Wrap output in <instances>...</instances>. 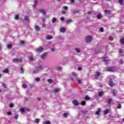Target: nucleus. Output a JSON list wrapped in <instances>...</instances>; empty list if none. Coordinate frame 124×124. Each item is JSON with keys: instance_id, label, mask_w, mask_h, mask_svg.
<instances>
[{"instance_id": "f257e3e1", "label": "nucleus", "mask_w": 124, "mask_h": 124, "mask_svg": "<svg viewBox=\"0 0 124 124\" xmlns=\"http://www.w3.org/2000/svg\"><path fill=\"white\" fill-rule=\"evenodd\" d=\"M23 62V58L20 57L19 59L14 58L13 59V62Z\"/></svg>"}, {"instance_id": "f03ea898", "label": "nucleus", "mask_w": 124, "mask_h": 124, "mask_svg": "<svg viewBox=\"0 0 124 124\" xmlns=\"http://www.w3.org/2000/svg\"><path fill=\"white\" fill-rule=\"evenodd\" d=\"M85 40L87 43H90V42H91L92 40H93V36H88L86 37Z\"/></svg>"}, {"instance_id": "7ed1b4c3", "label": "nucleus", "mask_w": 124, "mask_h": 124, "mask_svg": "<svg viewBox=\"0 0 124 124\" xmlns=\"http://www.w3.org/2000/svg\"><path fill=\"white\" fill-rule=\"evenodd\" d=\"M108 84L110 86V87H114V86H115V83H114V82H113V80L111 78L109 79Z\"/></svg>"}, {"instance_id": "20e7f679", "label": "nucleus", "mask_w": 124, "mask_h": 124, "mask_svg": "<svg viewBox=\"0 0 124 124\" xmlns=\"http://www.w3.org/2000/svg\"><path fill=\"white\" fill-rule=\"evenodd\" d=\"M44 48H43V47H38L37 48L35 49V50L37 52H38L39 53H41V52L43 51Z\"/></svg>"}, {"instance_id": "39448f33", "label": "nucleus", "mask_w": 124, "mask_h": 124, "mask_svg": "<svg viewBox=\"0 0 124 124\" xmlns=\"http://www.w3.org/2000/svg\"><path fill=\"white\" fill-rule=\"evenodd\" d=\"M107 71H110V72H113L115 70V67H108L107 69Z\"/></svg>"}, {"instance_id": "423d86ee", "label": "nucleus", "mask_w": 124, "mask_h": 124, "mask_svg": "<svg viewBox=\"0 0 124 124\" xmlns=\"http://www.w3.org/2000/svg\"><path fill=\"white\" fill-rule=\"evenodd\" d=\"M100 73L99 72H96L95 73V79H99V77L100 76Z\"/></svg>"}, {"instance_id": "0eeeda50", "label": "nucleus", "mask_w": 124, "mask_h": 124, "mask_svg": "<svg viewBox=\"0 0 124 124\" xmlns=\"http://www.w3.org/2000/svg\"><path fill=\"white\" fill-rule=\"evenodd\" d=\"M71 78L72 80H74V79H75V78H76V75L75 74V73H73L72 74Z\"/></svg>"}, {"instance_id": "6e6552de", "label": "nucleus", "mask_w": 124, "mask_h": 124, "mask_svg": "<svg viewBox=\"0 0 124 124\" xmlns=\"http://www.w3.org/2000/svg\"><path fill=\"white\" fill-rule=\"evenodd\" d=\"M73 104H74L75 106H78V101L77 100H74L72 101Z\"/></svg>"}, {"instance_id": "1a4fd4ad", "label": "nucleus", "mask_w": 124, "mask_h": 124, "mask_svg": "<svg viewBox=\"0 0 124 124\" xmlns=\"http://www.w3.org/2000/svg\"><path fill=\"white\" fill-rule=\"evenodd\" d=\"M107 102L108 105H110V104H112V102H113V100L112 99H109L108 100Z\"/></svg>"}, {"instance_id": "9d476101", "label": "nucleus", "mask_w": 124, "mask_h": 124, "mask_svg": "<svg viewBox=\"0 0 124 124\" xmlns=\"http://www.w3.org/2000/svg\"><path fill=\"white\" fill-rule=\"evenodd\" d=\"M60 31L61 32H62V33L65 32V28L62 27L60 28Z\"/></svg>"}, {"instance_id": "9b49d317", "label": "nucleus", "mask_w": 124, "mask_h": 124, "mask_svg": "<svg viewBox=\"0 0 124 124\" xmlns=\"http://www.w3.org/2000/svg\"><path fill=\"white\" fill-rule=\"evenodd\" d=\"M46 56H47V54L46 53H44L43 55H41V58L42 59V60H44Z\"/></svg>"}, {"instance_id": "f8f14e48", "label": "nucleus", "mask_w": 124, "mask_h": 124, "mask_svg": "<svg viewBox=\"0 0 124 124\" xmlns=\"http://www.w3.org/2000/svg\"><path fill=\"white\" fill-rule=\"evenodd\" d=\"M36 69L38 71H41V70L43 69V68L41 66H38L37 67Z\"/></svg>"}, {"instance_id": "ddd939ff", "label": "nucleus", "mask_w": 124, "mask_h": 124, "mask_svg": "<svg viewBox=\"0 0 124 124\" xmlns=\"http://www.w3.org/2000/svg\"><path fill=\"white\" fill-rule=\"evenodd\" d=\"M107 59H108V56H105L103 58V61L105 62H108V61H109V60H107Z\"/></svg>"}, {"instance_id": "4468645a", "label": "nucleus", "mask_w": 124, "mask_h": 124, "mask_svg": "<svg viewBox=\"0 0 124 124\" xmlns=\"http://www.w3.org/2000/svg\"><path fill=\"white\" fill-rule=\"evenodd\" d=\"M100 112H101V108H98V111L96 112V114L100 115Z\"/></svg>"}, {"instance_id": "2eb2a0df", "label": "nucleus", "mask_w": 124, "mask_h": 124, "mask_svg": "<svg viewBox=\"0 0 124 124\" xmlns=\"http://www.w3.org/2000/svg\"><path fill=\"white\" fill-rule=\"evenodd\" d=\"M43 124H51V122L48 120H46V121H44L43 123Z\"/></svg>"}, {"instance_id": "dca6fc26", "label": "nucleus", "mask_w": 124, "mask_h": 124, "mask_svg": "<svg viewBox=\"0 0 124 124\" xmlns=\"http://www.w3.org/2000/svg\"><path fill=\"white\" fill-rule=\"evenodd\" d=\"M104 92L103 91H101V92H99V93H98V95L99 96H102V95H103V93H104Z\"/></svg>"}, {"instance_id": "f3484780", "label": "nucleus", "mask_w": 124, "mask_h": 124, "mask_svg": "<svg viewBox=\"0 0 124 124\" xmlns=\"http://www.w3.org/2000/svg\"><path fill=\"white\" fill-rule=\"evenodd\" d=\"M106 14H108V15H111V10L105 11Z\"/></svg>"}, {"instance_id": "a211bd4d", "label": "nucleus", "mask_w": 124, "mask_h": 124, "mask_svg": "<svg viewBox=\"0 0 124 124\" xmlns=\"http://www.w3.org/2000/svg\"><path fill=\"white\" fill-rule=\"evenodd\" d=\"M112 93L113 96H116V95H117V92L116 91L113 90Z\"/></svg>"}, {"instance_id": "6ab92c4d", "label": "nucleus", "mask_w": 124, "mask_h": 124, "mask_svg": "<svg viewBox=\"0 0 124 124\" xmlns=\"http://www.w3.org/2000/svg\"><path fill=\"white\" fill-rule=\"evenodd\" d=\"M8 68L5 69L4 70L2 71L3 73H7L8 72Z\"/></svg>"}, {"instance_id": "aec40b11", "label": "nucleus", "mask_w": 124, "mask_h": 124, "mask_svg": "<svg viewBox=\"0 0 124 124\" xmlns=\"http://www.w3.org/2000/svg\"><path fill=\"white\" fill-rule=\"evenodd\" d=\"M119 2L121 5H124V0H119Z\"/></svg>"}, {"instance_id": "412c9836", "label": "nucleus", "mask_w": 124, "mask_h": 124, "mask_svg": "<svg viewBox=\"0 0 124 124\" xmlns=\"http://www.w3.org/2000/svg\"><path fill=\"white\" fill-rule=\"evenodd\" d=\"M85 100H90L91 98L89 96H86L85 97Z\"/></svg>"}, {"instance_id": "4be33fe9", "label": "nucleus", "mask_w": 124, "mask_h": 124, "mask_svg": "<svg viewBox=\"0 0 124 124\" xmlns=\"http://www.w3.org/2000/svg\"><path fill=\"white\" fill-rule=\"evenodd\" d=\"M20 110L21 113H24V112H25V111H26L25 110V109H24L23 108H20Z\"/></svg>"}, {"instance_id": "5701e85b", "label": "nucleus", "mask_w": 124, "mask_h": 124, "mask_svg": "<svg viewBox=\"0 0 124 124\" xmlns=\"http://www.w3.org/2000/svg\"><path fill=\"white\" fill-rule=\"evenodd\" d=\"M97 19H98L99 20V19H101V17H102V16H101V15H100V14H99L97 15Z\"/></svg>"}, {"instance_id": "b1692460", "label": "nucleus", "mask_w": 124, "mask_h": 124, "mask_svg": "<svg viewBox=\"0 0 124 124\" xmlns=\"http://www.w3.org/2000/svg\"><path fill=\"white\" fill-rule=\"evenodd\" d=\"M56 21H57V19H56V18H55V17L52 18V19H51V22L52 23H55V22H56Z\"/></svg>"}, {"instance_id": "393cba45", "label": "nucleus", "mask_w": 124, "mask_h": 124, "mask_svg": "<svg viewBox=\"0 0 124 124\" xmlns=\"http://www.w3.org/2000/svg\"><path fill=\"white\" fill-rule=\"evenodd\" d=\"M47 81L48 82V83H49L50 84H52V83H54V81H53V80L52 79H49L47 80Z\"/></svg>"}, {"instance_id": "a878e982", "label": "nucleus", "mask_w": 124, "mask_h": 124, "mask_svg": "<svg viewBox=\"0 0 124 124\" xmlns=\"http://www.w3.org/2000/svg\"><path fill=\"white\" fill-rule=\"evenodd\" d=\"M41 13H42V14H43L44 15L46 14V12L44 10H41Z\"/></svg>"}, {"instance_id": "bb28decb", "label": "nucleus", "mask_w": 124, "mask_h": 124, "mask_svg": "<svg viewBox=\"0 0 124 124\" xmlns=\"http://www.w3.org/2000/svg\"><path fill=\"white\" fill-rule=\"evenodd\" d=\"M7 48L8 49H11L12 48V45L11 44H8L7 45Z\"/></svg>"}, {"instance_id": "cd10ccee", "label": "nucleus", "mask_w": 124, "mask_h": 124, "mask_svg": "<svg viewBox=\"0 0 124 124\" xmlns=\"http://www.w3.org/2000/svg\"><path fill=\"white\" fill-rule=\"evenodd\" d=\"M52 38H53V36H46V39H52Z\"/></svg>"}, {"instance_id": "c85d7f7f", "label": "nucleus", "mask_w": 124, "mask_h": 124, "mask_svg": "<svg viewBox=\"0 0 124 124\" xmlns=\"http://www.w3.org/2000/svg\"><path fill=\"white\" fill-rule=\"evenodd\" d=\"M81 105H82L83 106H85V105H86V101H83L81 103Z\"/></svg>"}, {"instance_id": "c756f323", "label": "nucleus", "mask_w": 124, "mask_h": 124, "mask_svg": "<svg viewBox=\"0 0 124 124\" xmlns=\"http://www.w3.org/2000/svg\"><path fill=\"white\" fill-rule=\"evenodd\" d=\"M36 4H37V0H35L34 1V7L36 6Z\"/></svg>"}, {"instance_id": "7c9ffc66", "label": "nucleus", "mask_w": 124, "mask_h": 124, "mask_svg": "<svg viewBox=\"0 0 124 124\" xmlns=\"http://www.w3.org/2000/svg\"><path fill=\"white\" fill-rule=\"evenodd\" d=\"M59 92H60V89H55L54 90V93H59Z\"/></svg>"}, {"instance_id": "2f4dec72", "label": "nucleus", "mask_w": 124, "mask_h": 124, "mask_svg": "<svg viewBox=\"0 0 124 124\" xmlns=\"http://www.w3.org/2000/svg\"><path fill=\"white\" fill-rule=\"evenodd\" d=\"M120 42L122 43V44H124V38H123L121 39Z\"/></svg>"}, {"instance_id": "473e14b6", "label": "nucleus", "mask_w": 124, "mask_h": 124, "mask_svg": "<svg viewBox=\"0 0 124 124\" xmlns=\"http://www.w3.org/2000/svg\"><path fill=\"white\" fill-rule=\"evenodd\" d=\"M109 113V109H107L105 111H104V114H108Z\"/></svg>"}, {"instance_id": "72a5a7b5", "label": "nucleus", "mask_w": 124, "mask_h": 124, "mask_svg": "<svg viewBox=\"0 0 124 124\" xmlns=\"http://www.w3.org/2000/svg\"><path fill=\"white\" fill-rule=\"evenodd\" d=\"M35 29L36 30V31H39V26H36L35 27Z\"/></svg>"}, {"instance_id": "f704fd0d", "label": "nucleus", "mask_w": 124, "mask_h": 124, "mask_svg": "<svg viewBox=\"0 0 124 124\" xmlns=\"http://www.w3.org/2000/svg\"><path fill=\"white\" fill-rule=\"evenodd\" d=\"M62 8L64 10H67L68 9V7L66 6H63Z\"/></svg>"}, {"instance_id": "c9c22d12", "label": "nucleus", "mask_w": 124, "mask_h": 124, "mask_svg": "<svg viewBox=\"0 0 124 124\" xmlns=\"http://www.w3.org/2000/svg\"><path fill=\"white\" fill-rule=\"evenodd\" d=\"M63 116L64 118H67V116H68V114L66 113H64Z\"/></svg>"}, {"instance_id": "e433bc0d", "label": "nucleus", "mask_w": 124, "mask_h": 124, "mask_svg": "<svg viewBox=\"0 0 124 124\" xmlns=\"http://www.w3.org/2000/svg\"><path fill=\"white\" fill-rule=\"evenodd\" d=\"M19 18V15H16V16H15V20H17V19Z\"/></svg>"}, {"instance_id": "4c0bfd02", "label": "nucleus", "mask_w": 124, "mask_h": 124, "mask_svg": "<svg viewBox=\"0 0 124 124\" xmlns=\"http://www.w3.org/2000/svg\"><path fill=\"white\" fill-rule=\"evenodd\" d=\"M83 114H88L89 113V111L88 110H84L82 111Z\"/></svg>"}, {"instance_id": "58836bf2", "label": "nucleus", "mask_w": 124, "mask_h": 124, "mask_svg": "<svg viewBox=\"0 0 124 124\" xmlns=\"http://www.w3.org/2000/svg\"><path fill=\"white\" fill-rule=\"evenodd\" d=\"M100 31H101V32H103L104 31L103 28L101 27L100 28Z\"/></svg>"}, {"instance_id": "ea45409f", "label": "nucleus", "mask_w": 124, "mask_h": 124, "mask_svg": "<svg viewBox=\"0 0 124 124\" xmlns=\"http://www.w3.org/2000/svg\"><path fill=\"white\" fill-rule=\"evenodd\" d=\"M24 20L25 21H28V20H29V16H24Z\"/></svg>"}, {"instance_id": "a19ab883", "label": "nucleus", "mask_w": 124, "mask_h": 124, "mask_svg": "<svg viewBox=\"0 0 124 124\" xmlns=\"http://www.w3.org/2000/svg\"><path fill=\"white\" fill-rule=\"evenodd\" d=\"M35 123L36 124H38V123H39V119H36L35 120Z\"/></svg>"}, {"instance_id": "79ce46f5", "label": "nucleus", "mask_w": 124, "mask_h": 124, "mask_svg": "<svg viewBox=\"0 0 124 124\" xmlns=\"http://www.w3.org/2000/svg\"><path fill=\"white\" fill-rule=\"evenodd\" d=\"M118 109H121L122 108V105L121 104H119L117 106Z\"/></svg>"}, {"instance_id": "37998d69", "label": "nucleus", "mask_w": 124, "mask_h": 124, "mask_svg": "<svg viewBox=\"0 0 124 124\" xmlns=\"http://www.w3.org/2000/svg\"><path fill=\"white\" fill-rule=\"evenodd\" d=\"M71 22H72V20L68 19L67 20V24H69V23H71Z\"/></svg>"}, {"instance_id": "c03bdc74", "label": "nucleus", "mask_w": 124, "mask_h": 124, "mask_svg": "<svg viewBox=\"0 0 124 124\" xmlns=\"http://www.w3.org/2000/svg\"><path fill=\"white\" fill-rule=\"evenodd\" d=\"M35 81H36V82H39V81H40V78H35Z\"/></svg>"}, {"instance_id": "a18cd8bd", "label": "nucleus", "mask_w": 124, "mask_h": 124, "mask_svg": "<svg viewBox=\"0 0 124 124\" xmlns=\"http://www.w3.org/2000/svg\"><path fill=\"white\" fill-rule=\"evenodd\" d=\"M2 86L3 87V88H6V84H5V83H2Z\"/></svg>"}, {"instance_id": "49530a36", "label": "nucleus", "mask_w": 124, "mask_h": 124, "mask_svg": "<svg viewBox=\"0 0 124 124\" xmlns=\"http://www.w3.org/2000/svg\"><path fill=\"white\" fill-rule=\"evenodd\" d=\"M77 13H78V11H74L73 12V14H74V15L77 14Z\"/></svg>"}, {"instance_id": "de8ad7c7", "label": "nucleus", "mask_w": 124, "mask_h": 124, "mask_svg": "<svg viewBox=\"0 0 124 124\" xmlns=\"http://www.w3.org/2000/svg\"><path fill=\"white\" fill-rule=\"evenodd\" d=\"M60 20H61V21H64V18L63 17H61Z\"/></svg>"}, {"instance_id": "09e8293b", "label": "nucleus", "mask_w": 124, "mask_h": 124, "mask_svg": "<svg viewBox=\"0 0 124 124\" xmlns=\"http://www.w3.org/2000/svg\"><path fill=\"white\" fill-rule=\"evenodd\" d=\"M7 115H8L9 116H10V115H12V113H11V112H10V111H8V112H7Z\"/></svg>"}, {"instance_id": "8fccbe9b", "label": "nucleus", "mask_w": 124, "mask_h": 124, "mask_svg": "<svg viewBox=\"0 0 124 124\" xmlns=\"http://www.w3.org/2000/svg\"><path fill=\"white\" fill-rule=\"evenodd\" d=\"M22 88H24V89H26V88H27V85L26 84H23L22 85Z\"/></svg>"}, {"instance_id": "3c124183", "label": "nucleus", "mask_w": 124, "mask_h": 124, "mask_svg": "<svg viewBox=\"0 0 124 124\" xmlns=\"http://www.w3.org/2000/svg\"><path fill=\"white\" fill-rule=\"evenodd\" d=\"M29 59L30 61H34L33 58L32 57H29Z\"/></svg>"}, {"instance_id": "603ef678", "label": "nucleus", "mask_w": 124, "mask_h": 124, "mask_svg": "<svg viewBox=\"0 0 124 124\" xmlns=\"http://www.w3.org/2000/svg\"><path fill=\"white\" fill-rule=\"evenodd\" d=\"M78 82L79 84H82V80H81V79H78Z\"/></svg>"}, {"instance_id": "864d4df0", "label": "nucleus", "mask_w": 124, "mask_h": 124, "mask_svg": "<svg viewBox=\"0 0 124 124\" xmlns=\"http://www.w3.org/2000/svg\"><path fill=\"white\" fill-rule=\"evenodd\" d=\"M13 106H14V105H13V104H10L9 107H10V108H12V107H13Z\"/></svg>"}, {"instance_id": "5fc2aeb1", "label": "nucleus", "mask_w": 124, "mask_h": 124, "mask_svg": "<svg viewBox=\"0 0 124 124\" xmlns=\"http://www.w3.org/2000/svg\"><path fill=\"white\" fill-rule=\"evenodd\" d=\"M20 70H21L22 73H24V68H20Z\"/></svg>"}, {"instance_id": "6e6d98bb", "label": "nucleus", "mask_w": 124, "mask_h": 124, "mask_svg": "<svg viewBox=\"0 0 124 124\" xmlns=\"http://www.w3.org/2000/svg\"><path fill=\"white\" fill-rule=\"evenodd\" d=\"M92 13H93V12H92V11H89L88 12V14L92 15Z\"/></svg>"}, {"instance_id": "4d7b16f0", "label": "nucleus", "mask_w": 124, "mask_h": 124, "mask_svg": "<svg viewBox=\"0 0 124 124\" xmlns=\"http://www.w3.org/2000/svg\"><path fill=\"white\" fill-rule=\"evenodd\" d=\"M109 40H111V41H112V40H113V37H111V36L109 37Z\"/></svg>"}, {"instance_id": "13d9d810", "label": "nucleus", "mask_w": 124, "mask_h": 124, "mask_svg": "<svg viewBox=\"0 0 124 124\" xmlns=\"http://www.w3.org/2000/svg\"><path fill=\"white\" fill-rule=\"evenodd\" d=\"M78 70H79V71H81V70H82V67H78Z\"/></svg>"}, {"instance_id": "bf43d9fd", "label": "nucleus", "mask_w": 124, "mask_h": 124, "mask_svg": "<svg viewBox=\"0 0 124 124\" xmlns=\"http://www.w3.org/2000/svg\"><path fill=\"white\" fill-rule=\"evenodd\" d=\"M124 61H123V60H121L120 61V63H121V64H124Z\"/></svg>"}, {"instance_id": "052dcab7", "label": "nucleus", "mask_w": 124, "mask_h": 124, "mask_svg": "<svg viewBox=\"0 0 124 124\" xmlns=\"http://www.w3.org/2000/svg\"><path fill=\"white\" fill-rule=\"evenodd\" d=\"M61 13H62V14H65V11H62Z\"/></svg>"}, {"instance_id": "680f3d73", "label": "nucleus", "mask_w": 124, "mask_h": 124, "mask_svg": "<svg viewBox=\"0 0 124 124\" xmlns=\"http://www.w3.org/2000/svg\"><path fill=\"white\" fill-rule=\"evenodd\" d=\"M57 69L58 70H62V67H58Z\"/></svg>"}, {"instance_id": "e2e57ef3", "label": "nucleus", "mask_w": 124, "mask_h": 124, "mask_svg": "<svg viewBox=\"0 0 124 124\" xmlns=\"http://www.w3.org/2000/svg\"><path fill=\"white\" fill-rule=\"evenodd\" d=\"M18 115H15V119H16V120H17V119H18Z\"/></svg>"}, {"instance_id": "0e129e2a", "label": "nucleus", "mask_w": 124, "mask_h": 124, "mask_svg": "<svg viewBox=\"0 0 124 124\" xmlns=\"http://www.w3.org/2000/svg\"><path fill=\"white\" fill-rule=\"evenodd\" d=\"M20 43H21V44H25V42L23 41H21L20 42Z\"/></svg>"}, {"instance_id": "69168bd1", "label": "nucleus", "mask_w": 124, "mask_h": 124, "mask_svg": "<svg viewBox=\"0 0 124 124\" xmlns=\"http://www.w3.org/2000/svg\"><path fill=\"white\" fill-rule=\"evenodd\" d=\"M119 53H123V51H122V49H120L119 50Z\"/></svg>"}, {"instance_id": "338daca9", "label": "nucleus", "mask_w": 124, "mask_h": 124, "mask_svg": "<svg viewBox=\"0 0 124 124\" xmlns=\"http://www.w3.org/2000/svg\"><path fill=\"white\" fill-rule=\"evenodd\" d=\"M75 0H70V1H71V2L72 3H73L74 2Z\"/></svg>"}, {"instance_id": "774afa93", "label": "nucleus", "mask_w": 124, "mask_h": 124, "mask_svg": "<svg viewBox=\"0 0 124 124\" xmlns=\"http://www.w3.org/2000/svg\"><path fill=\"white\" fill-rule=\"evenodd\" d=\"M37 99H38V100L39 101H41V99H40V98H37Z\"/></svg>"}]
</instances>
